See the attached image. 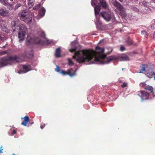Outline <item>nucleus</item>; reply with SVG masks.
<instances>
[{
  "label": "nucleus",
  "instance_id": "20",
  "mask_svg": "<svg viewBox=\"0 0 155 155\" xmlns=\"http://www.w3.org/2000/svg\"><path fill=\"white\" fill-rule=\"evenodd\" d=\"M147 75L149 78H151L152 76L154 75V79L155 80V73L152 69H151L149 72L147 73Z\"/></svg>",
  "mask_w": 155,
  "mask_h": 155
},
{
  "label": "nucleus",
  "instance_id": "6",
  "mask_svg": "<svg viewBox=\"0 0 155 155\" xmlns=\"http://www.w3.org/2000/svg\"><path fill=\"white\" fill-rule=\"evenodd\" d=\"M19 30L20 31L18 33L19 40L20 41H22L24 39L27 28L24 25H21L19 27Z\"/></svg>",
  "mask_w": 155,
  "mask_h": 155
},
{
  "label": "nucleus",
  "instance_id": "18",
  "mask_svg": "<svg viewBox=\"0 0 155 155\" xmlns=\"http://www.w3.org/2000/svg\"><path fill=\"white\" fill-rule=\"evenodd\" d=\"M24 120L21 122V124L25 126H27V124L29 121L30 119L28 116H25L24 117Z\"/></svg>",
  "mask_w": 155,
  "mask_h": 155
},
{
  "label": "nucleus",
  "instance_id": "8",
  "mask_svg": "<svg viewBox=\"0 0 155 155\" xmlns=\"http://www.w3.org/2000/svg\"><path fill=\"white\" fill-rule=\"evenodd\" d=\"M100 15L107 21H110L112 18V16L111 14L107 12H102L100 13Z\"/></svg>",
  "mask_w": 155,
  "mask_h": 155
},
{
  "label": "nucleus",
  "instance_id": "46",
  "mask_svg": "<svg viewBox=\"0 0 155 155\" xmlns=\"http://www.w3.org/2000/svg\"><path fill=\"white\" fill-rule=\"evenodd\" d=\"M133 53L134 54H137V52H135V51H134V52H133Z\"/></svg>",
  "mask_w": 155,
  "mask_h": 155
},
{
  "label": "nucleus",
  "instance_id": "3",
  "mask_svg": "<svg viewBox=\"0 0 155 155\" xmlns=\"http://www.w3.org/2000/svg\"><path fill=\"white\" fill-rule=\"evenodd\" d=\"M20 19L26 23L31 22L32 16L31 14L27 10L21 11L18 14Z\"/></svg>",
  "mask_w": 155,
  "mask_h": 155
},
{
  "label": "nucleus",
  "instance_id": "10",
  "mask_svg": "<svg viewBox=\"0 0 155 155\" xmlns=\"http://www.w3.org/2000/svg\"><path fill=\"white\" fill-rule=\"evenodd\" d=\"M143 5L147 8H154V5H155V3L153 2H147L146 0H144L142 3Z\"/></svg>",
  "mask_w": 155,
  "mask_h": 155
},
{
  "label": "nucleus",
  "instance_id": "17",
  "mask_svg": "<svg viewBox=\"0 0 155 155\" xmlns=\"http://www.w3.org/2000/svg\"><path fill=\"white\" fill-rule=\"evenodd\" d=\"M101 10V7L99 5H97L94 7L95 14L96 17L99 16V12Z\"/></svg>",
  "mask_w": 155,
  "mask_h": 155
},
{
  "label": "nucleus",
  "instance_id": "2",
  "mask_svg": "<svg viewBox=\"0 0 155 155\" xmlns=\"http://www.w3.org/2000/svg\"><path fill=\"white\" fill-rule=\"evenodd\" d=\"M77 63H84L86 64H108L113 59H76Z\"/></svg>",
  "mask_w": 155,
  "mask_h": 155
},
{
  "label": "nucleus",
  "instance_id": "44",
  "mask_svg": "<svg viewBox=\"0 0 155 155\" xmlns=\"http://www.w3.org/2000/svg\"><path fill=\"white\" fill-rule=\"evenodd\" d=\"M16 131L15 130H14L12 132V133L13 134H16Z\"/></svg>",
  "mask_w": 155,
  "mask_h": 155
},
{
  "label": "nucleus",
  "instance_id": "4",
  "mask_svg": "<svg viewBox=\"0 0 155 155\" xmlns=\"http://www.w3.org/2000/svg\"><path fill=\"white\" fill-rule=\"evenodd\" d=\"M21 59H1L0 60V68L4 67L8 64H11L13 63H16L18 64L21 61H20L18 59L20 60Z\"/></svg>",
  "mask_w": 155,
  "mask_h": 155
},
{
  "label": "nucleus",
  "instance_id": "19",
  "mask_svg": "<svg viewBox=\"0 0 155 155\" xmlns=\"http://www.w3.org/2000/svg\"><path fill=\"white\" fill-rule=\"evenodd\" d=\"M119 10L120 11L119 14L122 18H125L127 14L125 12V9L124 7H123L122 9H120Z\"/></svg>",
  "mask_w": 155,
  "mask_h": 155
},
{
  "label": "nucleus",
  "instance_id": "11",
  "mask_svg": "<svg viewBox=\"0 0 155 155\" xmlns=\"http://www.w3.org/2000/svg\"><path fill=\"white\" fill-rule=\"evenodd\" d=\"M137 95L141 97L142 99L143 97H146V99H148L149 96V93L143 91H141L139 92V93L137 94Z\"/></svg>",
  "mask_w": 155,
  "mask_h": 155
},
{
  "label": "nucleus",
  "instance_id": "21",
  "mask_svg": "<svg viewBox=\"0 0 155 155\" xmlns=\"http://www.w3.org/2000/svg\"><path fill=\"white\" fill-rule=\"evenodd\" d=\"M17 21H12L11 22V25L14 31H16V28H15V27L17 26V27H19V28L20 27H18L17 26Z\"/></svg>",
  "mask_w": 155,
  "mask_h": 155
},
{
  "label": "nucleus",
  "instance_id": "14",
  "mask_svg": "<svg viewBox=\"0 0 155 155\" xmlns=\"http://www.w3.org/2000/svg\"><path fill=\"white\" fill-rule=\"evenodd\" d=\"M99 4L103 8L107 9L108 8V5L106 0H99Z\"/></svg>",
  "mask_w": 155,
  "mask_h": 155
},
{
  "label": "nucleus",
  "instance_id": "53",
  "mask_svg": "<svg viewBox=\"0 0 155 155\" xmlns=\"http://www.w3.org/2000/svg\"><path fill=\"white\" fill-rule=\"evenodd\" d=\"M14 58H18L17 57H15Z\"/></svg>",
  "mask_w": 155,
  "mask_h": 155
},
{
  "label": "nucleus",
  "instance_id": "50",
  "mask_svg": "<svg viewBox=\"0 0 155 155\" xmlns=\"http://www.w3.org/2000/svg\"><path fill=\"white\" fill-rule=\"evenodd\" d=\"M11 155H16V154H12Z\"/></svg>",
  "mask_w": 155,
  "mask_h": 155
},
{
  "label": "nucleus",
  "instance_id": "25",
  "mask_svg": "<svg viewBox=\"0 0 155 155\" xmlns=\"http://www.w3.org/2000/svg\"><path fill=\"white\" fill-rule=\"evenodd\" d=\"M97 3V0H92L91 1V4L92 6L96 5Z\"/></svg>",
  "mask_w": 155,
  "mask_h": 155
},
{
  "label": "nucleus",
  "instance_id": "33",
  "mask_svg": "<svg viewBox=\"0 0 155 155\" xmlns=\"http://www.w3.org/2000/svg\"><path fill=\"white\" fill-rule=\"evenodd\" d=\"M141 33L143 35H145V36L147 38L148 36H147V32L146 31H141Z\"/></svg>",
  "mask_w": 155,
  "mask_h": 155
},
{
  "label": "nucleus",
  "instance_id": "16",
  "mask_svg": "<svg viewBox=\"0 0 155 155\" xmlns=\"http://www.w3.org/2000/svg\"><path fill=\"white\" fill-rule=\"evenodd\" d=\"M8 12L4 8H0V15L6 16L8 15Z\"/></svg>",
  "mask_w": 155,
  "mask_h": 155
},
{
  "label": "nucleus",
  "instance_id": "38",
  "mask_svg": "<svg viewBox=\"0 0 155 155\" xmlns=\"http://www.w3.org/2000/svg\"><path fill=\"white\" fill-rule=\"evenodd\" d=\"M45 126V124H41V125L40 127L41 129H43Z\"/></svg>",
  "mask_w": 155,
  "mask_h": 155
},
{
  "label": "nucleus",
  "instance_id": "22",
  "mask_svg": "<svg viewBox=\"0 0 155 155\" xmlns=\"http://www.w3.org/2000/svg\"><path fill=\"white\" fill-rule=\"evenodd\" d=\"M61 50L59 48H57L55 50V55L57 58L60 57H61Z\"/></svg>",
  "mask_w": 155,
  "mask_h": 155
},
{
  "label": "nucleus",
  "instance_id": "51",
  "mask_svg": "<svg viewBox=\"0 0 155 155\" xmlns=\"http://www.w3.org/2000/svg\"><path fill=\"white\" fill-rule=\"evenodd\" d=\"M2 30H3V31H5V30H4V29H2Z\"/></svg>",
  "mask_w": 155,
  "mask_h": 155
},
{
  "label": "nucleus",
  "instance_id": "24",
  "mask_svg": "<svg viewBox=\"0 0 155 155\" xmlns=\"http://www.w3.org/2000/svg\"><path fill=\"white\" fill-rule=\"evenodd\" d=\"M35 0H28V5L30 7H32L34 5Z\"/></svg>",
  "mask_w": 155,
  "mask_h": 155
},
{
  "label": "nucleus",
  "instance_id": "26",
  "mask_svg": "<svg viewBox=\"0 0 155 155\" xmlns=\"http://www.w3.org/2000/svg\"><path fill=\"white\" fill-rule=\"evenodd\" d=\"M41 4H38L37 5H35L33 9L34 10H36L38 9L41 6Z\"/></svg>",
  "mask_w": 155,
  "mask_h": 155
},
{
  "label": "nucleus",
  "instance_id": "32",
  "mask_svg": "<svg viewBox=\"0 0 155 155\" xmlns=\"http://www.w3.org/2000/svg\"><path fill=\"white\" fill-rule=\"evenodd\" d=\"M40 35L42 37L45 38L46 35L44 32L42 31L40 34Z\"/></svg>",
  "mask_w": 155,
  "mask_h": 155
},
{
  "label": "nucleus",
  "instance_id": "49",
  "mask_svg": "<svg viewBox=\"0 0 155 155\" xmlns=\"http://www.w3.org/2000/svg\"><path fill=\"white\" fill-rule=\"evenodd\" d=\"M30 123L31 124V125L32 124H33L34 123V122H31Z\"/></svg>",
  "mask_w": 155,
  "mask_h": 155
},
{
  "label": "nucleus",
  "instance_id": "9",
  "mask_svg": "<svg viewBox=\"0 0 155 155\" xmlns=\"http://www.w3.org/2000/svg\"><path fill=\"white\" fill-rule=\"evenodd\" d=\"M140 87H143L145 90L149 91L151 92H153V88L151 86L145 83H141L140 84Z\"/></svg>",
  "mask_w": 155,
  "mask_h": 155
},
{
  "label": "nucleus",
  "instance_id": "35",
  "mask_svg": "<svg viewBox=\"0 0 155 155\" xmlns=\"http://www.w3.org/2000/svg\"><path fill=\"white\" fill-rule=\"evenodd\" d=\"M33 55L34 54L33 52L32 51H31L30 52V53L29 54V57L31 58L33 57Z\"/></svg>",
  "mask_w": 155,
  "mask_h": 155
},
{
  "label": "nucleus",
  "instance_id": "39",
  "mask_svg": "<svg viewBox=\"0 0 155 155\" xmlns=\"http://www.w3.org/2000/svg\"><path fill=\"white\" fill-rule=\"evenodd\" d=\"M120 50L121 51H124L125 50V48L124 46H121L120 47Z\"/></svg>",
  "mask_w": 155,
  "mask_h": 155
},
{
  "label": "nucleus",
  "instance_id": "34",
  "mask_svg": "<svg viewBox=\"0 0 155 155\" xmlns=\"http://www.w3.org/2000/svg\"><path fill=\"white\" fill-rule=\"evenodd\" d=\"M21 6V5L20 3L17 4L15 7V9H16L18 8L19 7Z\"/></svg>",
  "mask_w": 155,
  "mask_h": 155
},
{
  "label": "nucleus",
  "instance_id": "43",
  "mask_svg": "<svg viewBox=\"0 0 155 155\" xmlns=\"http://www.w3.org/2000/svg\"><path fill=\"white\" fill-rule=\"evenodd\" d=\"M127 58V56H125V54H123V55L122 56L121 58Z\"/></svg>",
  "mask_w": 155,
  "mask_h": 155
},
{
  "label": "nucleus",
  "instance_id": "1",
  "mask_svg": "<svg viewBox=\"0 0 155 155\" xmlns=\"http://www.w3.org/2000/svg\"><path fill=\"white\" fill-rule=\"evenodd\" d=\"M96 51L93 50H83L81 51H75L73 58H76L75 56L78 58H106L107 55L110 54V52H108L105 54L104 48L97 46L95 48Z\"/></svg>",
  "mask_w": 155,
  "mask_h": 155
},
{
  "label": "nucleus",
  "instance_id": "29",
  "mask_svg": "<svg viewBox=\"0 0 155 155\" xmlns=\"http://www.w3.org/2000/svg\"><path fill=\"white\" fill-rule=\"evenodd\" d=\"M68 59V64L70 66H72L74 65L73 62L71 60V59Z\"/></svg>",
  "mask_w": 155,
  "mask_h": 155
},
{
  "label": "nucleus",
  "instance_id": "30",
  "mask_svg": "<svg viewBox=\"0 0 155 155\" xmlns=\"http://www.w3.org/2000/svg\"><path fill=\"white\" fill-rule=\"evenodd\" d=\"M76 50V47H74L72 48L71 49L69 50V51L71 52H73L74 51H75Z\"/></svg>",
  "mask_w": 155,
  "mask_h": 155
},
{
  "label": "nucleus",
  "instance_id": "12",
  "mask_svg": "<svg viewBox=\"0 0 155 155\" xmlns=\"http://www.w3.org/2000/svg\"><path fill=\"white\" fill-rule=\"evenodd\" d=\"M21 66L24 73H26L31 70V66L30 64H24Z\"/></svg>",
  "mask_w": 155,
  "mask_h": 155
},
{
  "label": "nucleus",
  "instance_id": "28",
  "mask_svg": "<svg viewBox=\"0 0 155 155\" xmlns=\"http://www.w3.org/2000/svg\"><path fill=\"white\" fill-rule=\"evenodd\" d=\"M131 8L133 11H135V12H139L138 9L134 6H132L131 7Z\"/></svg>",
  "mask_w": 155,
  "mask_h": 155
},
{
  "label": "nucleus",
  "instance_id": "45",
  "mask_svg": "<svg viewBox=\"0 0 155 155\" xmlns=\"http://www.w3.org/2000/svg\"><path fill=\"white\" fill-rule=\"evenodd\" d=\"M152 93V96L153 97H154L155 96V95L154 93V91H153V92H151Z\"/></svg>",
  "mask_w": 155,
  "mask_h": 155
},
{
  "label": "nucleus",
  "instance_id": "47",
  "mask_svg": "<svg viewBox=\"0 0 155 155\" xmlns=\"http://www.w3.org/2000/svg\"><path fill=\"white\" fill-rule=\"evenodd\" d=\"M153 36L154 38H155V32H154V33L153 34Z\"/></svg>",
  "mask_w": 155,
  "mask_h": 155
},
{
  "label": "nucleus",
  "instance_id": "15",
  "mask_svg": "<svg viewBox=\"0 0 155 155\" xmlns=\"http://www.w3.org/2000/svg\"><path fill=\"white\" fill-rule=\"evenodd\" d=\"M112 4L114 6L117 7L118 10H120V9H123V6L115 0H114V1H113Z\"/></svg>",
  "mask_w": 155,
  "mask_h": 155
},
{
  "label": "nucleus",
  "instance_id": "54",
  "mask_svg": "<svg viewBox=\"0 0 155 155\" xmlns=\"http://www.w3.org/2000/svg\"><path fill=\"white\" fill-rule=\"evenodd\" d=\"M1 152V150H0V153Z\"/></svg>",
  "mask_w": 155,
  "mask_h": 155
},
{
  "label": "nucleus",
  "instance_id": "48",
  "mask_svg": "<svg viewBox=\"0 0 155 155\" xmlns=\"http://www.w3.org/2000/svg\"><path fill=\"white\" fill-rule=\"evenodd\" d=\"M6 45H5V46H3L2 48H5V46H6Z\"/></svg>",
  "mask_w": 155,
  "mask_h": 155
},
{
  "label": "nucleus",
  "instance_id": "37",
  "mask_svg": "<svg viewBox=\"0 0 155 155\" xmlns=\"http://www.w3.org/2000/svg\"><path fill=\"white\" fill-rule=\"evenodd\" d=\"M7 53V51H4L0 53V54L2 55L5 54Z\"/></svg>",
  "mask_w": 155,
  "mask_h": 155
},
{
  "label": "nucleus",
  "instance_id": "23",
  "mask_svg": "<svg viewBox=\"0 0 155 155\" xmlns=\"http://www.w3.org/2000/svg\"><path fill=\"white\" fill-rule=\"evenodd\" d=\"M146 65L145 64H142L140 67L141 69L140 70V73H143V72L146 71Z\"/></svg>",
  "mask_w": 155,
  "mask_h": 155
},
{
  "label": "nucleus",
  "instance_id": "55",
  "mask_svg": "<svg viewBox=\"0 0 155 155\" xmlns=\"http://www.w3.org/2000/svg\"><path fill=\"white\" fill-rule=\"evenodd\" d=\"M1 37V35H0V37Z\"/></svg>",
  "mask_w": 155,
  "mask_h": 155
},
{
  "label": "nucleus",
  "instance_id": "41",
  "mask_svg": "<svg viewBox=\"0 0 155 155\" xmlns=\"http://www.w3.org/2000/svg\"><path fill=\"white\" fill-rule=\"evenodd\" d=\"M18 72L19 74H21V73H24L23 72V71L22 69L21 70H20Z\"/></svg>",
  "mask_w": 155,
  "mask_h": 155
},
{
  "label": "nucleus",
  "instance_id": "5",
  "mask_svg": "<svg viewBox=\"0 0 155 155\" xmlns=\"http://www.w3.org/2000/svg\"><path fill=\"white\" fill-rule=\"evenodd\" d=\"M55 70V71L64 75L68 74L71 77H73L76 75V71H74L72 68H71L68 69L67 71L63 70H61L60 67L57 65Z\"/></svg>",
  "mask_w": 155,
  "mask_h": 155
},
{
  "label": "nucleus",
  "instance_id": "31",
  "mask_svg": "<svg viewBox=\"0 0 155 155\" xmlns=\"http://www.w3.org/2000/svg\"><path fill=\"white\" fill-rule=\"evenodd\" d=\"M8 0H0V2L3 5H5L6 4Z\"/></svg>",
  "mask_w": 155,
  "mask_h": 155
},
{
  "label": "nucleus",
  "instance_id": "52",
  "mask_svg": "<svg viewBox=\"0 0 155 155\" xmlns=\"http://www.w3.org/2000/svg\"><path fill=\"white\" fill-rule=\"evenodd\" d=\"M9 58H12V57H9Z\"/></svg>",
  "mask_w": 155,
  "mask_h": 155
},
{
  "label": "nucleus",
  "instance_id": "27",
  "mask_svg": "<svg viewBox=\"0 0 155 155\" xmlns=\"http://www.w3.org/2000/svg\"><path fill=\"white\" fill-rule=\"evenodd\" d=\"M96 18L97 20L96 22L97 25L99 24V25H101V22L99 20V16H97V17Z\"/></svg>",
  "mask_w": 155,
  "mask_h": 155
},
{
  "label": "nucleus",
  "instance_id": "40",
  "mask_svg": "<svg viewBox=\"0 0 155 155\" xmlns=\"http://www.w3.org/2000/svg\"><path fill=\"white\" fill-rule=\"evenodd\" d=\"M126 42H127V44L128 45H131L132 44V41H127Z\"/></svg>",
  "mask_w": 155,
  "mask_h": 155
},
{
  "label": "nucleus",
  "instance_id": "42",
  "mask_svg": "<svg viewBox=\"0 0 155 155\" xmlns=\"http://www.w3.org/2000/svg\"><path fill=\"white\" fill-rule=\"evenodd\" d=\"M129 59H122V60H120V61H127L129 60Z\"/></svg>",
  "mask_w": 155,
  "mask_h": 155
},
{
  "label": "nucleus",
  "instance_id": "13",
  "mask_svg": "<svg viewBox=\"0 0 155 155\" xmlns=\"http://www.w3.org/2000/svg\"><path fill=\"white\" fill-rule=\"evenodd\" d=\"M46 10L44 8H42L39 10L38 14L36 16V18L37 19H39L41 18L43 16L45 13Z\"/></svg>",
  "mask_w": 155,
  "mask_h": 155
},
{
  "label": "nucleus",
  "instance_id": "36",
  "mask_svg": "<svg viewBox=\"0 0 155 155\" xmlns=\"http://www.w3.org/2000/svg\"><path fill=\"white\" fill-rule=\"evenodd\" d=\"M127 86V84L125 82H124L121 85V86L122 87H125Z\"/></svg>",
  "mask_w": 155,
  "mask_h": 155
},
{
  "label": "nucleus",
  "instance_id": "7",
  "mask_svg": "<svg viewBox=\"0 0 155 155\" xmlns=\"http://www.w3.org/2000/svg\"><path fill=\"white\" fill-rule=\"evenodd\" d=\"M26 41V44L27 45L33 43L42 44L43 43V41L41 40H39L38 38H34L29 35L27 36Z\"/></svg>",
  "mask_w": 155,
  "mask_h": 155
}]
</instances>
